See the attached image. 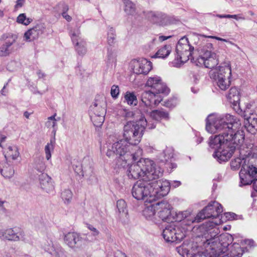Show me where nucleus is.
<instances>
[{"label":"nucleus","mask_w":257,"mask_h":257,"mask_svg":"<svg viewBox=\"0 0 257 257\" xmlns=\"http://www.w3.org/2000/svg\"><path fill=\"white\" fill-rule=\"evenodd\" d=\"M127 173L130 178L143 180L138 181L132 189V195L137 200L153 202L169 192L170 183L166 180H157L163 170L149 159H141L131 164Z\"/></svg>","instance_id":"obj_1"},{"label":"nucleus","mask_w":257,"mask_h":257,"mask_svg":"<svg viewBox=\"0 0 257 257\" xmlns=\"http://www.w3.org/2000/svg\"><path fill=\"white\" fill-rule=\"evenodd\" d=\"M206 130L210 134L219 133L211 136L209 139V146L216 150L223 144L237 140L244 142V133L240 121L229 114L221 115L216 113L209 114L206 118Z\"/></svg>","instance_id":"obj_2"},{"label":"nucleus","mask_w":257,"mask_h":257,"mask_svg":"<svg viewBox=\"0 0 257 257\" xmlns=\"http://www.w3.org/2000/svg\"><path fill=\"white\" fill-rule=\"evenodd\" d=\"M222 211V207L220 203L216 201H211L196 215L197 222H200L205 218H211V221L204 223L200 227L204 237H209V235L211 237H215L219 234V231L217 225L223 222L220 218Z\"/></svg>","instance_id":"obj_3"},{"label":"nucleus","mask_w":257,"mask_h":257,"mask_svg":"<svg viewBox=\"0 0 257 257\" xmlns=\"http://www.w3.org/2000/svg\"><path fill=\"white\" fill-rule=\"evenodd\" d=\"M106 156L113 158L115 155H118V166L125 168L127 166V162L136 161L143 154V150L138 147H134L124 139L107 146Z\"/></svg>","instance_id":"obj_4"},{"label":"nucleus","mask_w":257,"mask_h":257,"mask_svg":"<svg viewBox=\"0 0 257 257\" xmlns=\"http://www.w3.org/2000/svg\"><path fill=\"white\" fill-rule=\"evenodd\" d=\"M214 242L207 246V250L211 249L212 257H241L244 251L238 243L230 245L231 237L228 235H220L214 237Z\"/></svg>","instance_id":"obj_5"},{"label":"nucleus","mask_w":257,"mask_h":257,"mask_svg":"<svg viewBox=\"0 0 257 257\" xmlns=\"http://www.w3.org/2000/svg\"><path fill=\"white\" fill-rule=\"evenodd\" d=\"M146 86L150 87L151 90L142 93V101L150 108L162 101L163 94L167 95L170 92L169 88L163 82L162 78L157 75L149 77Z\"/></svg>","instance_id":"obj_6"},{"label":"nucleus","mask_w":257,"mask_h":257,"mask_svg":"<svg viewBox=\"0 0 257 257\" xmlns=\"http://www.w3.org/2000/svg\"><path fill=\"white\" fill-rule=\"evenodd\" d=\"M146 127L153 129L155 127V125L154 123H150L144 117L137 121L127 122L123 128V139L134 147H137L142 140Z\"/></svg>","instance_id":"obj_7"},{"label":"nucleus","mask_w":257,"mask_h":257,"mask_svg":"<svg viewBox=\"0 0 257 257\" xmlns=\"http://www.w3.org/2000/svg\"><path fill=\"white\" fill-rule=\"evenodd\" d=\"M211 78L214 79L218 87L222 90H226L230 84L231 77V63L229 60L224 62L209 72Z\"/></svg>","instance_id":"obj_8"},{"label":"nucleus","mask_w":257,"mask_h":257,"mask_svg":"<svg viewBox=\"0 0 257 257\" xmlns=\"http://www.w3.org/2000/svg\"><path fill=\"white\" fill-rule=\"evenodd\" d=\"M194 48L190 46L187 38L180 39L176 48V55L173 61L174 66L179 67L182 64L191 59L192 52Z\"/></svg>","instance_id":"obj_9"},{"label":"nucleus","mask_w":257,"mask_h":257,"mask_svg":"<svg viewBox=\"0 0 257 257\" xmlns=\"http://www.w3.org/2000/svg\"><path fill=\"white\" fill-rule=\"evenodd\" d=\"M223 144L222 146L215 151L212 156L219 163L228 161L236 149L243 147V142H238L237 140Z\"/></svg>","instance_id":"obj_10"},{"label":"nucleus","mask_w":257,"mask_h":257,"mask_svg":"<svg viewBox=\"0 0 257 257\" xmlns=\"http://www.w3.org/2000/svg\"><path fill=\"white\" fill-rule=\"evenodd\" d=\"M186 227H181V223L172 222L164 229L162 235L166 242L180 241L185 236Z\"/></svg>","instance_id":"obj_11"},{"label":"nucleus","mask_w":257,"mask_h":257,"mask_svg":"<svg viewBox=\"0 0 257 257\" xmlns=\"http://www.w3.org/2000/svg\"><path fill=\"white\" fill-rule=\"evenodd\" d=\"M90 116L94 125L97 127L102 125L106 114V103L103 100H96L90 106Z\"/></svg>","instance_id":"obj_12"},{"label":"nucleus","mask_w":257,"mask_h":257,"mask_svg":"<svg viewBox=\"0 0 257 257\" xmlns=\"http://www.w3.org/2000/svg\"><path fill=\"white\" fill-rule=\"evenodd\" d=\"M239 186L251 184L257 178V168L250 163V157L244 161L239 172Z\"/></svg>","instance_id":"obj_13"},{"label":"nucleus","mask_w":257,"mask_h":257,"mask_svg":"<svg viewBox=\"0 0 257 257\" xmlns=\"http://www.w3.org/2000/svg\"><path fill=\"white\" fill-rule=\"evenodd\" d=\"M219 62L217 55L210 50L203 49L201 50L200 56L196 61V64L199 66H204L206 68L215 69Z\"/></svg>","instance_id":"obj_14"},{"label":"nucleus","mask_w":257,"mask_h":257,"mask_svg":"<svg viewBox=\"0 0 257 257\" xmlns=\"http://www.w3.org/2000/svg\"><path fill=\"white\" fill-rule=\"evenodd\" d=\"M171 217L175 220L174 222L181 223V227H187L192 223L197 222L196 215L188 211H172Z\"/></svg>","instance_id":"obj_15"},{"label":"nucleus","mask_w":257,"mask_h":257,"mask_svg":"<svg viewBox=\"0 0 257 257\" xmlns=\"http://www.w3.org/2000/svg\"><path fill=\"white\" fill-rule=\"evenodd\" d=\"M131 67L137 74H147L152 69V63L145 58L134 59L131 62Z\"/></svg>","instance_id":"obj_16"},{"label":"nucleus","mask_w":257,"mask_h":257,"mask_svg":"<svg viewBox=\"0 0 257 257\" xmlns=\"http://www.w3.org/2000/svg\"><path fill=\"white\" fill-rule=\"evenodd\" d=\"M252 147L250 145L245 147L243 145L239 150V157L234 159L230 163V166L232 170H236L240 167L242 168L244 161L250 157L252 153Z\"/></svg>","instance_id":"obj_17"},{"label":"nucleus","mask_w":257,"mask_h":257,"mask_svg":"<svg viewBox=\"0 0 257 257\" xmlns=\"http://www.w3.org/2000/svg\"><path fill=\"white\" fill-rule=\"evenodd\" d=\"M144 106L143 111L146 113L149 117L153 120V121L150 120L149 118L147 119L148 122L150 123H154L156 125L155 121H159L161 119L168 120L169 119V113L165 111L162 110H153V109L156 106L154 105L152 108L146 106L144 104Z\"/></svg>","instance_id":"obj_18"},{"label":"nucleus","mask_w":257,"mask_h":257,"mask_svg":"<svg viewBox=\"0 0 257 257\" xmlns=\"http://www.w3.org/2000/svg\"><path fill=\"white\" fill-rule=\"evenodd\" d=\"M157 215L164 221H172L170 204L166 201L156 203Z\"/></svg>","instance_id":"obj_19"},{"label":"nucleus","mask_w":257,"mask_h":257,"mask_svg":"<svg viewBox=\"0 0 257 257\" xmlns=\"http://www.w3.org/2000/svg\"><path fill=\"white\" fill-rule=\"evenodd\" d=\"M45 30V26L44 24H38L25 33L24 39L28 42L37 40L44 33Z\"/></svg>","instance_id":"obj_20"},{"label":"nucleus","mask_w":257,"mask_h":257,"mask_svg":"<svg viewBox=\"0 0 257 257\" xmlns=\"http://www.w3.org/2000/svg\"><path fill=\"white\" fill-rule=\"evenodd\" d=\"M146 17L152 23L162 26H166L171 23L170 17L161 12H149Z\"/></svg>","instance_id":"obj_21"},{"label":"nucleus","mask_w":257,"mask_h":257,"mask_svg":"<svg viewBox=\"0 0 257 257\" xmlns=\"http://www.w3.org/2000/svg\"><path fill=\"white\" fill-rule=\"evenodd\" d=\"M64 241L70 248H75L81 242L82 237L76 232H70L64 235Z\"/></svg>","instance_id":"obj_22"},{"label":"nucleus","mask_w":257,"mask_h":257,"mask_svg":"<svg viewBox=\"0 0 257 257\" xmlns=\"http://www.w3.org/2000/svg\"><path fill=\"white\" fill-rule=\"evenodd\" d=\"M3 232L2 237L7 240L18 241L25 239V234L22 230L16 231L13 228H8L3 229Z\"/></svg>","instance_id":"obj_23"},{"label":"nucleus","mask_w":257,"mask_h":257,"mask_svg":"<svg viewBox=\"0 0 257 257\" xmlns=\"http://www.w3.org/2000/svg\"><path fill=\"white\" fill-rule=\"evenodd\" d=\"M16 38L12 35L7 36L3 44L0 46V56L6 57L13 51L12 46L15 43Z\"/></svg>","instance_id":"obj_24"},{"label":"nucleus","mask_w":257,"mask_h":257,"mask_svg":"<svg viewBox=\"0 0 257 257\" xmlns=\"http://www.w3.org/2000/svg\"><path fill=\"white\" fill-rule=\"evenodd\" d=\"M39 180L41 187L47 192L50 193L54 190V187L52 180L47 174H42Z\"/></svg>","instance_id":"obj_25"},{"label":"nucleus","mask_w":257,"mask_h":257,"mask_svg":"<svg viewBox=\"0 0 257 257\" xmlns=\"http://www.w3.org/2000/svg\"><path fill=\"white\" fill-rule=\"evenodd\" d=\"M227 97L229 102L232 104L233 108L235 110L239 108L240 97L239 93L237 88H231Z\"/></svg>","instance_id":"obj_26"},{"label":"nucleus","mask_w":257,"mask_h":257,"mask_svg":"<svg viewBox=\"0 0 257 257\" xmlns=\"http://www.w3.org/2000/svg\"><path fill=\"white\" fill-rule=\"evenodd\" d=\"M153 202H146L145 203V208L143 210V213L144 216L147 219H152L157 212L156 208V204L152 203Z\"/></svg>","instance_id":"obj_27"},{"label":"nucleus","mask_w":257,"mask_h":257,"mask_svg":"<svg viewBox=\"0 0 257 257\" xmlns=\"http://www.w3.org/2000/svg\"><path fill=\"white\" fill-rule=\"evenodd\" d=\"M244 126L251 134L257 133V118L249 117L244 121Z\"/></svg>","instance_id":"obj_28"},{"label":"nucleus","mask_w":257,"mask_h":257,"mask_svg":"<svg viewBox=\"0 0 257 257\" xmlns=\"http://www.w3.org/2000/svg\"><path fill=\"white\" fill-rule=\"evenodd\" d=\"M4 154L7 159L12 160L17 159L20 155L18 147L16 146H9L5 151Z\"/></svg>","instance_id":"obj_29"},{"label":"nucleus","mask_w":257,"mask_h":257,"mask_svg":"<svg viewBox=\"0 0 257 257\" xmlns=\"http://www.w3.org/2000/svg\"><path fill=\"white\" fill-rule=\"evenodd\" d=\"M172 51V47L170 45H166L160 48L153 58L164 59L167 57Z\"/></svg>","instance_id":"obj_30"},{"label":"nucleus","mask_w":257,"mask_h":257,"mask_svg":"<svg viewBox=\"0 0 257 257\" xmlns=\"http://www.w3.org/2000/svg\"><path fill=\"white\" fill-rule=\"evenodd\" d=\"M177 252L183 257H192V253L195 250V244L190 249H188L186 245L183 244L176 248Z\"/></svg>","instance_id":"obj_31"},{"label":"nucleus","mask_w":257,"mask_h":257,"mask_svg":"<svg viewBox=\"0 0 257 257\" xmlns=\"http://www.w3.org/2000/svg\"><path fill=\"white\" fill-rule=\"evenodd\" d=\"M124 3V11L127 15L133 16L136 13V7L135 4L130 0H125Z\"/></svg>","instance_id":"obj_32"},{"label":"nucleus","mask_w":257,"mask_h":257,"mask_svg":"<svg viewBox=\"0 0 257 257\" xmlns=\"http://www.w3.org/2000/svg\"><path fill=\"white\" fill-rule=\"evenodd\" d=\"M2 175L6 178H10L14 174L15 171L12 166L7 163H5L4 166L1 168Z\"/></svg>","instance_id":"obj_33"},{"label":"nucleus","mask_w":257,"mask_h":257,"mask_svg":"<svg viewBox=\"0 0 257 257\" xmlns=\"http://www.w3.org/2000/svg\"><path fill=\"white\" fill-rule=\"evenodd\" d=\"M87 44L85 40H81L79 43L77 42L74 45L75 50L78 55L80 56H84L87 52Z\"/></svg>","instance_id":"obj_34"},{"label":"nucleus","mask_w":257,"mask_h":257,"mask_svg":"<svg viewBox=\"0 0 257 257\" xmlns=\"http://www.w3.org/2000/svg\"><path fill=\"white\" fill-rule=\"evenodd\" d=\"M69 35L74 45L76 44L77 42L79 43L81 40H84L81 37L79 28H76L71 30L69 32Z\"/></svg>","instance_id":"obj_35"},{"label":"nucleus","mask_w":257,"mask_h":257,"mask_svg":"<svg viewBox=\"0 0 257 257\" xmlns=\"http://www.w3.org/2000/svg\"><path fill=\"white\" fill-rule=\"evenodd\" d=\"M124 100L130 105L136 106L138 104V99L134 92L127 91L124 95Z\"/></svg>","instance_id":"obj_36"},{"label":"nucleus","mask_w":257,"mask_h":257,"mask_svg":"<svg viewBox=\"0 0 257 257\" xmlns=\"http://www.w3.org/2000/svg\"><path fill=\"white\" fill-rule=\"evenodd\" d=\"M55 144V138H53L50 140V142L47 143L45 147L46 158L47 160H49L51 158V152H52L54 149Z\"/></svg>","instance_id":"obj_37"},{"label":"nucleus","mask_w":257,"mask_h":257,"mask_svg":"<svg viewBox=\"0 0 257 257\" xmlns=\"http://www.w3.org/2000/svg\"><path fill=\"white\" fill-rule=\"evenodd\" d=\"M73 194L71 191L68 189L63 190L61 193V198L64 203L69 204L72 199Z\"/></svg>","instance_id":"obj_38"},{"label":"nucleus","mask_w":257,"mask_h":257,"mask_svg":"<svg viewBox=\"0 0 257 257\" xmlns=\"http://www.w3.org/2000/svg\"><path fill=\"white\" fill-rule=\"evenodd\" d=\"M56 114L55 113L53 115L50 116L48 118L47 121L46 122L45 125L48 128L52 127L53 128V132L54 134L56 132L57 125V120L55 118Z\"/></svg>","instance_id":"obj_39"},{"label":"nucleus","mask_w":257,"mask_h":257,"mask_svg":"<svg viewBox=\"0 0 257 257\" xmlns=\"http://www.w3.org/2000/svg\"><path fill=\"white\" fill-rule=\"evenodd\" d=\"M32 21V19L29 18H27L25 14H20L17 18V23L25 26L29 25Z\"/></svg>","instance_id":"obj_40"},{"label":"nucleus","mask_w":257,"mask_h":257,"mask_svg":"<svg viewBox=\"0 0 257 257\" xmlns=\"http://www.w3.org/2000/svg\"><path fill=\"white\" fill-rule=\"evenodd\" d=\"M117 208L120 213H122L124 215L127 213L126 209V204L124 200L120 199L117 201L116 203Z\"/></svg>","instance_id":"obj_41"},{"label":"nucleus","mask_w":257,"mask_h":257,"mask_svg":"<svg viewBox=\"0 0 257 257\" xmlns=\"http://www.w3.org/2000/svg\"><path fill=\"white\" fill-rule=\"evenodd\" d=\"M35 168L40 172H42L45 171L46 169V165L43 159L38 158L36 160Z\"/></svg>","instance_id":"obj_42"},{"label":"nucleus","mask_w":257,"mask_h":257,"mask_svg":"<svg viewBox=\"0 0 257 257\" xmlns=\"http://www.w3.org/2000/svg\"><path fill=\"white\" fill-rule=\"evenodd\" d=\"M164 160L169 161L174 156V150L172 148H167L163 152Z\"/></svg>","instance_id":"obj_43"},{"label":"nucleus","mask_w":257,"mask_h":257,"mask_svg":"<svg viewBox=\"0 0 257 257\" xmlns=\"http://www.w3.org/2000/svg\"><path fill=\"white\" fill-rule=\"evenodd\" d=\"M115 39V31L113 28H110L108 32L107 37V41L109 45L113 44L114 43Z\"/></svg>","instance_id":"obj_44"},{"label":"nucleus","mask_w":257,"mask_h":257,"mask_svg":"<svg viewBox=\"0 0 257 257\" xmlns=\"http://www.w3.org/2000/svg\"><path fill=\"white\" fill-rule=\"evenodd\" d=\"M107 62L110 64H113L116 63V54L115 53L111 50H108L107 52Z\"/></svg>","instance_id":"obj_45"},{"label":"nucleus","mask_w":257,"mask_h":257,"mask_svg":"<svg viewBox=\"0 0 257 257\" xmlns=\"http://www.w3.org/2000/svg\"><path fill=\"white\" fill-rule=\"evenodd\" d=\"M119 93V87L117 85H113L111 86L110 94L113 98H116L118 97Z\"/></svg>","instance_id":"obj_46"},{"label":"nucleus","mask_w":257,"mask_h":257,"mask_svg":"<svg viewBox=\"0 0 257 257\" xmlns=\"http://www.w3.org/2000/svg\"><path fill=\"white\" fill-rule=\"evenodd\" d=\"M178 104L177 98L173 97L169 99L166 102V106L169 107H174Z\"/></svg>","instance_id":"obj_47"},{"label":"nucleus","mask_w":257,"mask_h":257,"mask_svg":"<svg viewBox=\"0 0 257 257\" xmlns=\"http://www.w3.org/2000/svg\"><path fill=\"white\" fill-rule=\"evenodd\" d=\"M68 10V7L65 5L64 8V12L62 13V16L67 21L70 22L72 20V18L70 16L68 15L66 12Z\"/></svg>","instance_id":"obj_48"},{"label":"nucleus","mask_w":257,"mask_h":257,"mask_svg":"<svg viewBox=\"0 0 257 257\" xmlns=\"http://www.w3.org/2000/svg\"><path fill=\"white\" fill-rule=\"evenodd\" d=\"M87 227L92 232L93 236H96L99 234V231L93 225L91 224H87Z\"/></svg>","instance_id":"obj_49"},{"label":"nucleus","mask_w":257,"mask_h":257,"mask_svg":"<svg viewBox=\"0 0 257 257\" xmlns=\"http://www.w3.org/2000/svg\"><path fill=\"white\" fill-rule=\"evenodd\" d=\"M224 215L228 220H234L237 219V215L232 212L225 213Z\"/></svg>","instance_id":"obj_50"},{"label":"nucleus","mask_w":257,"mask_h":257,"mask_svg":"<svg viewBox=\"0 0 257 257\" xmlns=\"http://www.w3.org/2000/svg\"><path fill=\"white\" fill-rule=\"evenodd\" d=\"M167 181L170 183L169 190L170 189L171 187L175 188L179 187L181 184V182L179 181H173L171 183L169 182L168 180Z\"/></svg>","instance_id":"obj_51"},{"label":"nucleus","mask_w":257,"mask_h":257,"mask_svg":"<svg viewBox=\"0 0 257 257\" xmlns=\"http://www.w3.org/2000/svg\"><path fill=\"white\" fill-rule=\"evenodd\" d=\"M25 1L26 0H17L16 2V4L15 6V9L17 10L22 8L24 5Z\"/></svg>","instance_id":"obj_52"},{"label":"nucleus","mask_w":257,"mask_h":257,"mask_svg":"<svg viewBox=\"0 0 257 257\" xmlns=\"http://www.w3.org/2000/svg\"><path fill=\"white\" fill-rule=\"evenodd\" d=\"M231 18L234 19L236 20H245V18L242 16L241 15H231Z\"/></svg>","instance_id":"obj_53"},{"label":"nucleus","mask_w":257,"mask_h":257,"mask_svg":"<svg viewBox=\"0 0 257 257\" xmlns=\"http://www.w3.org/2000/svg\"><path fill=\"white\" fill-rule=\"evenodd\" d=\"M221 41L227 42L228 44H230V45L234 46L238 49H240V48L236 44H234V43L232 42L231 41H228V40H227L226 39H223V38H221Z\"/></svg>","instance_id":"obj_54"},{"label":"nucleus","mask_w":257,"mask_h":257,"mask_svg":"<svg viewBox=\"0 0 257 257\" xmlns=\"http://www.w3.org/2000/svg\"><path fill=\"white\" fill-rule=\"evenodd\" d=\"M115 257H126V256L125 253L121 251H117L115 253Z\"/></svg>","instance_id":"obj_55"},{"label":"nucleus","mask_w":257,"mask_h":257,"mask_svg":"<svg viewBox=\"0 0 257 257\" xmlns=\"http://www.w3.org/2000/svg\"><path fill=\"white\" fill-rule=\"evenodd\" d=\"M171 36H168V37H166V36H161L159 37V40L161 42H162V41H164L165 40H167L168 39L171 38Z\"/></svg>","instance_id":"obj_56"},{"label":"nucleus","mask_w":257,"mask_h":257,"mask_svg":"<svg viewBox=\"0 0 257 257\" xmlns=\"http://www.w3.org/2000/svg\"><path fill=\"white\" fill-rule=\"evenodd\" d=\"M217 17L219 18H231V15H217Z\"/></svg>","instance_id":"obj_57"},{"label":"nucleus","mask_w":257,"mask_h":257,"mask_svg":"<svg viewBox=\"0 0 257 257\" xmlns=\"http://www.w3.org/2000/svg\"><path fill=\"white\" fill-rule=\"evenodd\" d=\"M37 75L38 76V77L40 78H43L45 76V74L42 72L40 70H39L37 72Z\"/></svg>","instance_id":"obj_58"},{"label":"nucleus","mask_w":257,"mask_h":257,"mask_svg":"<svg viewBox=\"0 0 257 257\" xmlns=\"http://www.w3.org/2000/svg\"><path fill=\"white\" fill-rule=\"evenodd\" d=\"M253 187L254 190L257 192V178L253 181Z\"/></svg>","instance_id":"obj_59"},{"label":"nucleus","mask_w":257,"mask_h":257,"mask_svg":"<svg viewBox=\"0 0 257 257\" xmlns=\"http://www.w3.org/2000/svg\"><path fill=\"white\" fill-rule=\"evenodd\" d=\"M245 242L246 244H248L250 246H253L254 243V241L253 240L249 239L246 240Z\"/></svg>","instance_id":"obj_60"},{"label":"nucleus","mask_w":257,"mask_h":257,"mask_svg":"<svg viewBox=\"0 0 257 257\" xmlns=\"http://www.w3.org/2000/svg\"><path fill=\"white\" fill-rule=\"evenodd\" d=\"M31 114V113L29 112L28 111H25L24 113V116L28 119L29 118V117Z\"/></svg>","instance_id":"obj_61"},{"label":"nucleus","mask_w":257,"mask_h":257,"mask_svg":"<svg viewBox=\"0 0 257 257\" xmlns=\"http://www.w3.org/2000/svg\"><path fill=\"white\" fill-rule=\"evenodd\" d=\"M6 202L5 200H2L1 198H0V209L4 208V204Z\"/></svg>","instance_id":"obj_62"},{"label":"nucleus","mask_w":257,"mask_h":257,"mask_svg":"<svg viewBox=\"0 0 257 257\" xmlns=\"http://www.w3.org/2000/svg\"><path fill=\"white\" fill-rule=\"evenodd\" d=\"M208 37L212 38V39H216V40H219V41H221V38H220V37H216V36H208Z\"/></svg>","instance_id":"obj_63"},{"label":"nucleus","mask_w":257,"mask_h":257,"mask_svg":"<svg viewBox=\"0 0 257 257\" xmlns=\"http://www.w3.org/2000/svg\"><path fill=\"white\" fill-rule=\"evenodd\" d=\"M208 37L212 38V39H216V40H219V41H221V38H220V37H216V36H208Z\"/></svg>","instance_id":"obj_64"}]
</instances>
